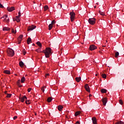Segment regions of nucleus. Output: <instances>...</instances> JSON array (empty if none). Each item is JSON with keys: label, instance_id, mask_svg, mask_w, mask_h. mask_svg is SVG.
Masks as SVG:
<instances>
[{"label": "nucleus", "instance_id": "nucleus-1", "mask_svg": "<svg viewBox=\"0 0 124 124\" xmlns=\"http://www.w3.org/2000/svg\"><path fill=\"white\" fill-rule=\"evenodd\" d=\"M43 53H44L46 58H49L50 54H51V48L50 47L46 48V50H44L43 51Z\"/></svg>", "mask_w": 124, "mask_h": 124}, {"label": "nucleus", "instance_id": "nucleus-2", "mask_svg": "<svg viewBox=\"0 0 124 124\" xmlns=\"http://www.w3.org/2000/svg\"><path fill=\"white\" fill-rule=\"evenodd\" d=\"M7 54L9 57H13L14 56V50L12 49L9 48L7 50Z\"/></svg>", "mask_w": 124, "mask_h": 124}, {"label": "nucleus", "instance_id": "nucleus-3", "mask_svg": "<svg viewBox=\"0 0 124 124\" xmlns=\"http://www.w3.org/2000/svg\"><path fill=\"white\" fill-rule=\"evenodd\" d=\"M70 15V18L71 22H73L74 20H75V13H74L73 11L71 12L69 14Z\"/></svg>", "mask_w": 124, "mask_h": 124}, {"label": "nucleus", "instance_id": "nucleus-4", "mask_svg": "<svg viewBox=\"0 0 124 124\" xmlns=\"http://www.w3.org/2000/svg\"><path fill=\"white\" fill-rule=\"evenodd\" d=\"M88 22L90 25H94L95 24V18H89L88 20Z\"/></svg>", "mask_w": 124, "mask_h": 124}, {"label": "nucleus", "instance_id": "nucleus-5", "mask_svg": "<svg viewBox=\"0 0 124 124\" xmlns=\"http://www.w3.org/2000/svg\"><path fill=\"white\" fill-rule=\"evenodd\" d=\"M35 28H36V26H34V25H31V26H29L28 28V31H33V30H34L35 29Z\"/></svg>", "mask_w": 124, "mask_h": 124}, {"label": "nucleus", "instance_id": "nucleus-6", "mask_svg": "<svg viewBox=\"0 0 124 124\" xmlns=\"http://www.w3.org/2000/svg\"><path fill=\"white\" fill-rule=\"evenodd\" d=\"M97 48V47L95 46L94 45H92L90 46L89 49L90 51H93V50H95Z\"/></svg>", "mask_w": 124, "mask_h": 124}, {"label": "nucleus", "instance_id": "nucleus-7", "mask_svg": "<svg viewBox=\"0 0 124 124\" xmlns=\"http://www.w3.org/2000/svg\"><path fill=\"white\" fill-rule=\"evenodd\" d=\"M22 39H23V35L22 34L19 35V36L17 38V40H18V44H21V42L22 41Z\"/></svg>", "mask_w": 124, "mask_h": 124}, {"label": "nucleus", "instance_id": "nucleus-8", "mask_svg": "<svg viewBox=\"0 0 124 124\" xmlns=\"http://www.w3.org/2000/svg\"><path fill=\"white\" fill-rule=\"evenodd\" d=\"M3 18L4 20L5 19H7V20H6V23H9V18H8V16H7V15H5L4 16H3V17H1V19Z\"/></svg>", "mask_w": 124, "mask_h": 124}, {"label": "nucleus", "instance_id": "nucleus-9", "mask_svg": "<svg viewBox=\"0 0 124 124\" xmlns=\"http://www.w3.org/2000/svg\"><path fill=\"white\" fill-rule=\"evenodd\" d=\"M7 10L9 12H12V11L15 10V8L14 7H8Z\"/></svg>", "mask_w": 124, "mask_h": 124}, {"label": "nucleus", "instance_id": "nucleus-10", "mask_svg": "<svg viewBox=\"0 0 124 124\" xmlns=\"http://www.w3.org/2000/svg\"><path fill=\"white\" fill-rule=\"evenodd\" d=\"M103 105L105 106L107 103V98H104L102 99Z\"/></svg>", "mask_w": 124, "mask_h": 124}, {"label": "nucleus", "instance_id": "nucleus-11", "mask_svg": "<svg viewBox=\"0 0 124 124\" xmlns=\"http://www.w3.org/2000/svg\"><path fill=\"white\" fill-rule=\"evenodd\" d=\"M85 89L87 91V92H88L89 93H90V87L89 86V85L88 84H85Z\"/></svg>", "mask_w": 124, "mask_h": 124}, {"label": "nucleus", "instance_id": "nucleus-12", "mask_svg": "<svg viewBox=\"0 0 124 124\" xmlns=\"http://www.w3.org/2000/svg\"><path fill=\"white\" fill-rule=\"evenodd\" d=\"M93 123V124H97V122L96 121V118L95 117H93L92 119Z\"/></svg>", "mask_w": 124, "mask_h": 124}, {"label": "nucleus", "instance_id": "nucleus-13", "mask_svg": "<svg viewBox=\"0 0 124 124\" xmlns=\"http://www.w3.org/2000/svg\"><path fill=\"white\" fill-rule=\"evenodd\" d=\"M25 99H27V97L26 96H24L23 97L20 98V100L22 102H24V101H25Z\"/></svg>", "mask_w": 124, "mask_h": 124}, {"label": "nucleus", "instance_id": "nucleus-14", "mask_svg": "<svg viewBox=\"0 0 124 124\" xmlns=\"http://www.w3.org/2000/svg\"><path fill=\"white\" fill-rule=\"evenodd\" d=\"M20 81V79H18L17 82V86H18V87H19V88H22V87H23V85H21Z\"/></svg>", "mask_w": 124, "mask_h": 124}, {"label": "nucleus", "instance_id": "nucleus-15", "mask_svg": "<svg viewBox=\"0 0 124 124\" xmlns=\"http://www.w3.org/2000/svg\"><path fill=\"white\" fill-rule=\"evenodd\" d=\"M63 108V107L62 105H60L58 106V109L59 111H61Z\"/></svg>", "mask_w": 124, "mask_h": 124}, {"label": "nucleus", "instance_id": "nucleus-16", "mask_svg": "<svg viewBox=\"0 0 124 124\" xmlns=\"http://www.w3.org/2000/svg\"><path fill=\"white\" fill-rule=\"evenodd\" d=\"M76 81H77L78 83H79V82L81 81V77L76 78Z\"/></svg>", "mask_w": 124, "mask_h": 124}, {"label": "nucleus", "instance_id": "nucleus-17", "mask_svg": "<svg viewBox=\"0 0 124 124\" xmlns=\"http://www.w3.org/2000/svg\"><path fill=\"white\" fill-rule=\"evenodd\" d=\"M2 30L3 31H10V29L8 27H3Z\"/></svg>", "mask_w": 124, "mask_h": 124}, {"label": "nucleus", "instance_id": "nucleus-18", "mask_svg": "<svg viewBox=\"0 0 124 124\" xmlns=\"http://www.w3.org/2000/svg\"><path fill=\"white\" fill-rule=\"evenodd\" d=\"M52 28H53V25L52 24H50L48 25V30L51 31Z\"/></svg>", "mask_w": 124, "mask_h": 124}, {"label": "nucleus", "instance_id": "nucleus-19", "mask_svg": "<svg viewBox=\"0 0 124 124\" xmlns=\"http://www.w3.org/2000/svg\"><path fill=\"white\" fill-rule=\"evenodd\" d=\"M36 44L38 45V46H39V47H40V48L42 47V45H41V43H40V42H37Z\"/></svg>", "mask_w": 124, "mask_h": 124}, {"label": "nucleus", "instance_id": "nucleus-20", "mask_svg": "<svg viewBox=\"0 0 124 124\" xmlns=\"http://www.w3.org/2000/svg\"><path fill=\"white\" fill-rule=\"evenodd\" d=\"M25 81H26V78L23 77L21 79V83H24Z\"/></svg>", "mask_w": 124, "mask_h": 124}, {"label": "nucleus", "instance_id": "nucleus-21", "mask_svg": "<svg viewBox=\"0 0 124 124\" xmlns=\"http://www.w3.org/2000/svg\"><path fill=\"white\" fill-rule=\"evenodd\" d=\"M31 42V39L30 37H29L27 39V44H30Z\"/></svg>", "mask_w": 124, "mask_h": 124}, {"label": "nucleus", "instance_id": "nucleus-22", "mask_svg": "<svg viewBox=\"0 0 124 124\" xmlns=\"http://www.w3.org/2000/svg\"><path fill=\"white\" fill-rule=\"evenodd\" d=\"M16 20L17 23H19L21 21L20 17L18 16H16Z\"/></svg>", "mask_w": 124, "mask_h": 124}, {"label": "nucleus", "instance_id": "nucleus-23", "mask_svg": "<svg viewBox=\"0 0 124 124\" xmlns=\"http://www.w3.org/2000/svg\"><path fill=\"white\" fill-rule=\"evenodd\" d=\"M4 73H5V74H10V71L8 70H4Z\"/></svg>", "mask_w": 124, "mask_h": 124}, {"label": "nucleus", "instance_id": "nucleus-24", "mask_svg": "<svg viewBox=\"0 0 124 124\" xmlns=\"http://www.w3.org/2000/svg\"><path fill=\"white\" fill-rule=\"evenodd\" d=\"M48 9H49V7H48V5H45L44 7V11H46V10H48Z\"/></svg>", "mask_w": 124, "mask_h": 124}, {"label": "nucleus", "instance_id": "nucleus-25", "mask_svg": "<svg viewBox=\"0 0 124 124\" xmlns=\"http://www.w3.org/2000/svg\"><path fill=\"white\" fill-rule=\"evenodd\" d=\"M107 90L106 89H103L101 90V93H106Z\"/></svg>", "mask_w": 124, "mask_h": 124}, {"label": "nucleus", "instance_id": "nucleus-26", "mask_svg": "<svg viewBox=\"0 0 124 124\" xmlns=\"http://www.w3.org/2000/svg\"><path fill=\"white\" fill-rule=\"evenodd\" d=\"M35 51L38 53H40L41 52V47L38 48V49H36Z\"/></svg>", "mask_w": 124, "mask_h": 124}, {"label": "nucleus", "instance_id": "nucleus-27", "mask_svg": "<svg viewBox=\"0 0 124 124\" xmlns=\"http://www.w3.org/2000/svg\"><path fill=\"white\" fill-rule=\"evenodd\" d=\"M80 114H81V111H77L75 114V116L76 117L78 116V115H80Z\"/></svg>", "mask_w": 124, "mask_h": 124}, {"label": "nucleus", "instance_id": "nucleus-28", "mask_svg": "<svg viewBox=\"0 0 124 124\" xmlns=\"http://www.w3.org/2000/svg\"><path fill=\"white\" fill-rule=\"evenodd\" d=\"M19 64L21 67H23V66H24V62H20Z\"/></svg>", "mask_w": 124, "mask_h": 124}, {"label": "nucleus", "instance_id": "nucleus-29", "mask_svg": "<svg viewBox=\"0 0 124 124\" xmlns=\"http://www.w3.org/2000/svg\"><path fill=\"white\" fill-rule=\"evenodd\" d=\"M99 14H100V15H102V16H104V15H105V14L104 13L100 11H99Z\"/></svg>", "mask_w": 124, "mask_h": 124}, {"label": "nucleus", "instance_id": "nucleus-30", "mask_svg": "<svg viewBox=\"0 0 124 124\" xmlns=\"http://www.w3.org/2000/svg\"><path fill=\"white\" fill-rule=\"evenodd\" d=\"M115 124H124V123L122 121H118Z\"/></svg>", "mask_w": 124, "mask_h": 124}, {"label": "nucleus", "instance_id": "nucleus-31", "mask_svg": "<svg viewBox=\"0 0 124 124\" xmlns=\"http://www.w3.org/2000/svg\"><path fill=\"white\" fill-rule=\"evenodd\" d=\"M101 76H102V77H103L105 79H106V77H107L106 74H102Z\"/></svg>", "mask_w": 124, "mask_h": 124}, {"label": "nucleus", "instance_id": "nucleus-32", "mask_svg": "<svg viewBox=\"0 0 124 124\" xmlns=\"http://www.w3.org/2000/svg\"><path fill=\"white\" fill-rule=\"evenodd\" d=\"M12 96V94L7 93L6 95V97H11Z\"/></svg>", "mask_w": 124, "mask_h": 124}, {"label": "nucleus", "instance_id": "nucleus-33", "mask_svg": "<svg viewBox=\"0 0 124 124\" xmlns=\"http://www.w3.org/2000/svg\"><path fill=\"white\" fill-rule=\"evenodd\" d=\"M45 86H43L41 88V91L42 92H43V93H44L45 91Z\"/></svg>", "mask_w": 124, "mask_h": 124}, {"label": "nucleus", "instance_id": "nucleus-34", "mask_svg": "<svg viewBox=\"0 0 124 124\" xmlns=\"http://www.w3.org/2000/svg\"><path fill=\"white\" fill-rule=\"evenodd\" d=\"M52 101V98L48 97L47 98V102H51Z\"/></svg>", "mask_w": 124, "mask_h": 124}, {"label": "nucleus", "instance_id": "nucleus-35", "mask_svg": "<svg viewBox=\"0 0 124 124\" xmlns=\"http://www.w3.org/2000/svg\"><path fill=\"white\" fill-rule=\"evenodd\" d=\"M119 52H115V58H117L119 56Z\"/></svg>", "mask_w": 124, "mask_h": 124}, {"label": "nucleus", "instance_id": "nucleus-36", "mask_svg": "<svg viewBox=\"0 0 124 124\" xmlns=\"http://www.w3.org/2000/svg\"><path fill=\"white\" fill-rule=\"evenodd\" d=\"M22 52H23V55H26V53H27V52H26V50L25 49H23L22 50Z\"/></svg>", "mask_w": 124, "mask_h": 124}, {"label": "nucleus", "instance_id": "nucleus-37", "mask_svg": "<svg viewBox=\"0 0 124 124\" xmlns=\"http://www.w3.org/2000/svg\"><path fill=\"white\" fill-rule=\"evenodd\" d=\"M16 17H21V11L18 12V16H16Z\"/></svg>", "mask_w": 124, "mask_h": 124}, {"label": "nucleus", "instance_id": "nucleus-38", "mask_svg": "<svg viewBox=\"0 0 124 124\" xmlns=\"http://www.w3.org/2000/svg\"><path fill=\"white\" fill-rule=\"evenodd\" d=\"M12 32L13 33H16V30L14 31V29L12 30Z\"/></svg>", "mask_w": 124, "mask_h": 124}, {"label": "nucleus", "instance_id": "nucleus-39", "mask_svg": "<svg viewBox=\"0 0 124 124\" xmlns=\"http://www.w3.org/2000/svg\"><path fill=\"white\" fill-rule=\"evenodd\" d=\"M119 103H120V104H121V105H123V100H119Z\"/></svg>", "mask_w": 124, "mask_h": 124}, {"label": "nucleus", "instance_id": "nucleus-40", "mask_svg": "<svg viewBox=\"0 0 124 124\" xmlns=\"http://www.w3.org/2000/svg\"><path fill=\"white\" fill-rule=\"evenodd\" d=\"M47 77H49V73H47L45 75V78H47Z\"/></svg>", "mask_w": 124, "mask_h": 124}, {"label": "nucleus", "instance_id": "nucleus-41", "mask_svg": "<svg viewBox=\"0 0 124 124\" xmlns=\"http://www.w3.org/2000/svg\"><path fill=\"white\" fill-rule=\"evenodd\" d=\"M55 20H53V21H52V22H51V25H54V24H55Z\"/></svg>", "mask_w": 124, "mask_h": 124}, {"label": "nucleus", "instance_id": "nucleus-42", "mask_svg": "<svg viewBox=\"0 0 124 124\" xmlns=\"http://www.w3.org/2000/svg\"><path fill=\"white\" fill-rule=\"evenodd\" d=\"M0 8H3V6L0 3Z\"/></svg>", "mask_w": 124, "mask_h": 124}, {"label": "nucleus", "instance_id": "nucleus-43", "mask_svg": "<svg viewBox=\"0 0 124 124\" xmlns=\"http://www.w3.org/2000/svg\"><path fill=\"white\" fill-rule=\"evenodd\" d=\"M58 5H60V8H62V5L61 3H59V4H58Z\"/></svg>", "mask_w": 124, "mask_h": 124}, {"label": "nucleus", "instance_id": "nucleus-44", "mask_svg": "<svg viewBox=\"0 0 124 124\" xmlns=\"http://www.w3.org/2000/svg\"><path fill=\"white\" fill-rule=\"evenodd\" d=\"M31 88H29V89H28V93H30V92H31Z\"/></svg>", "mask_w": 124, "mask_h": 124}, {"label": "nucleus", "instance_id": "nucleus-45", "mask_svg": "<svg viewBox=\"0 0 124 124\" xmlns=\"http://www.w3.org/2000/svg\"><path fill=\"white\" fill-rule=\"evenodd\" d=\"M26 104H30V101H26Z\"/></svg>", "mask_w": 124, "mask_h": 124}, {"label": "nucleus", "instance_id": "nucleus-46", "mask_svg": "<svg viewBox=\"0 0 124 124\" xmlns=\"http://www.w3.org/2000/svg\"><path fill=\"white\" fill-rule=\"evenodd\" d=\"M14 120H16V119H17V116H15L14 118H13Z\"/></svg>", "mask_w": 124, "mask_h": 124}, {"label": "nucleus", "instance_id": "nucleus-47", "mask_svg": "<svg viewBox=\"0 0 124 124\" xmlns=\"http://www.w3.org/2000/svg\"><path fill=\"white\" fill-rule=\"evenodd\" d=\"M4 21L5 22H6V21H7V19H5Z\"/></svg>", "mask_w": 124, "mask_h": 124}, {"label": "nucleus", "instance_id": "nucleus-48", "mask_svg": "<svg viewBox=\"0 0 124 124\" xmlns=\"http://www.w3.org/2000/svg\"><path fill=\"white\" fill-rule=\"evenodd\" d=\"M91 96H92V94H89V97H91Z\"/></svg>", "mask_w": 124, "mask_h": 124}, {"label": "nucleus", "instance_id": "nucleus-49", "mask_svg": "<svg viewBox=\"0 0 124 124\" xmlns=\"http://www.w3.org/2000/svg\"><path fill=\"white\" fill-rule=\"evenodd\" d=\"M7 93V92H6V91H5V93H6H6Z\"/></svg>", "mask_w": 124, "mask_h": 124}, {"label": "nucleus", "instance_id": "nucleus-50", "mask_svg": "<svg viewBox=\"0 0 124 124\" xmlns=\"http://www.w3.org/2000/svg\"><path fill=\"white\" fill-rule=\"evenodd\" d=\"M36 115H37L36 113H35V116H36Z\"/></svg>", "mask_w": 124, "mask_h": 124}, {"label": "nucleus", "instance_id": "nucleus-51", "mask_svg": "<svg viewBox=\"0 0 124 124\" xmlns=\"http://www.w3.org/2000/svg\"><path fill=\"white\" fill-rule=\"evenodd\" d=\"M106 46H103V47H105Z\"/></svg>", "mask_w": 124, "mask_h": 124}, {"label": "nucleus", "instance_id": "nucleus-52", "mask_svg": "<svg viewBox=\"0 0 124 124\" xmlns=\"http://www.w3.org/2000/svg\"><path fill=\"white\" fill-rule=\"evenodd\" d=\"M40 6H41V5H42V4H40Z\"/></svg>", "mask_w": 124, "mask_h": 124}, {"label": "nucleus", "instance_id": "nucleus-53", "mask_svg": "<svg viewBox=\"0 0 124 124\" xmlns=\"http://www.w3.org/2000/svg\"><path fill=\"white\" fill-rule=\"evenodd\" d=\"M95 76H97V74H96V75H95Z\"/></svg>", "mask_w": 124, "mask_h": 124}, {"label": "nucleus", "instance_id": "nucleus-54", "mask_svg": "<svg viewBox=\"0 0 124 124\" xmlns=\"http://www.w3.org/2000/svg\"><path fill=\"white\" fill-rule=\"evenodd\" d=\"M34 2V3H35V2Z\"/></svg>", "mask_w": 124, "mask_h": 124}, {"label": "nucleus", "instance_id": "nucleus-55", "mask_svg": "<svg viewBox=\"0 0 124 124\" xmlns=\"http://www.w3.org/2000/svg\"><path fill=\"white\" fill-rule=\"evenodd\" d=\"M95 7H96L95 6V7H94V8H95Z\"/></svg>", "mask_w": 124, "mask_h": 124}, {"label": "nucleus", "instance_id": "nucleus-56", "mask_svg": "<svg viewBox=\"0 0 124 124\" xmlns=\"http://www.w3.org/2000/svg\"><path fill=\"white\" fill-rule=\"evenodd\" d=\"M106 42L107 43V41H106Z\"/></svg>", "mask_w": 124, "mask_h": 124}]
</instances>
